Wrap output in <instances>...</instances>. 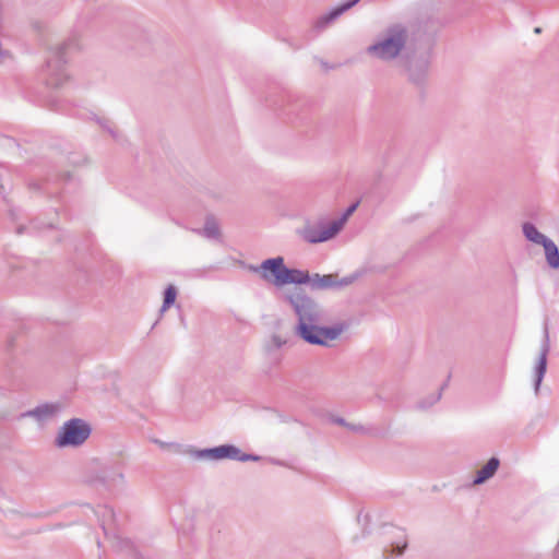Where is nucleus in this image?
Instances as JSON below:
<instances>
[{
    "label": "nucleus",
    "mask_w": 559,
    "mask_h": 559,
    "mask_svg": "<svg viewBox=\"0 0 559 559\" xmlns=\"http://www.w3.org/2000/svg\"><path fill=\"white\" fill-rule=\"evenodd\" d=\"M248 270L257 274L264 283L281 288L286 285L305 284L308 280V272L299 269H290L285 264L281 255L263 260L258 265H249Z\"/></svg>",
    "instance_id": "nucleus-2"
},
{
    "label": "nucleus",
    "mask_w": 559,
    "mask_h": 559,
    "mask_svg": "<svg viewBox=\"0 0 559 559\" xmlns=\"http://www.w3.org/2000/svg\"><path fill=\"white\" fill-rule=\"evenodd\" d=\"M442 390H443V388H440L439 390L427 394L425 397L420 399L417 402L416 407L420 411L429 409L430 407H432L440 401L441 395H442Z\"/></svg>",
    "instance_id": "nucleus-18"
},
{
    "label": "nucleus",
    "mask_w": 559,
    "mask_h": 559,
    "mask_svg": "<svg viewBox=\"0 0 559 559\" xmlns=\"http://www.w3.org/2000/svg\"><path fill=\"white\" fill-rule=\"evenodd\" d=\"M62 411L61 403H45L23 414V417H31L44 426L53 421Z\"/></svg>",
    "instance_id": "nucleus-10"
},
{
    "label": "nucleus",
    "mask_w": 559,
    "mask_h": 559,
    "mask_svg": "<svg viewBox=\"0 0 559 559\" xmlns=\"http://www.w3.org/2000/svg\"><path fill=\"white\" fill-rule=\"evenodd\" d=\"M114 518V512L109 508H104V520L102 521L103 526Z\"/></svg>",
    "instance_id": "nucleus-23"
},
{
    "label": "nucleus",
    "mask_w": 559,
    "mask_h": 559,
    "mask_svg": "<svg viewBox=\"0 0 559 559\" xmlns=\"http://www.w3.org/2000/svg\"><path fill=\"white\" fill-rule=\"evenodd\" d=\"M187 453L191 454L193 457L198 460H207V461H222L225 459L235 460V461H258L259 456L251 454L241 453L240 449L231 444H223L212 449H203L195 450L190 449Z\"/></svg>",
    "instance_id": "nucleus-7"
},
{
    "label": "nucleus",
    "mask_w": 559,
    "mask_h": 559,
    "mask_svg": "<svg viewBox=\"0 0 559 559\" xmlns=\"http://www.w3.org/2000/svg\"><path fill=\"white\" fill-rule=\"evenodd\" d=\"M195 233L207 239L219 240L222 238L219 223L212 215L205 217L203 227L201 229L195 230Z\"/></svg>",
    "instance_id": "nucleus-14"
},
{
    "label": "nucleus",
    "mask_w": 559,
    "mask_h": 559,
    "mask_svg": "<svg viewBox=\"0 0 559 559\" xmlns=\"http://www.w3.org/2000/svg\"><path fill=\"white\" fill-rule=\"evenodd\" d=\"M105 122H106V123L104 124V127H105V128H107L109 132L114 133V131L111 130V128H110V126H109V121H108V120H106Z\"/></svg>",
    "instance_id": "nucleus-24"
},
{
    "label": "nucleus",
    "mask_w": 559,
    "mask_h": 559,
    "mask_svg": "<svg viewBox=\"0 0 559 559\" xmlns=\"http://www.w3.org/2000/svg\"><path fill=\"white\" fill-rule=\"evenodd\" d=\"M549 352V336L547 330L545 331L544 342L542 344L540 354L535 366V393H538L540 383L547 369V355Z\"/></svg>",
    "instance_id": "nucleus-12"
},
{
    "label": "nucleus",
    "mask_w": 559,
    "mask_h": 559,
    "mask_svg": "<svg viewBox=\"0 0 559 559\" xmlns=\"http://www.w3.org/2000/svg\"><path fill=\"white\" fill-rule=\"evenodd\" d=\"M84 481L95 487L111 489L123 485L126 477L119 465L103 462L98 459L91 460L83 474Z\"/></svg>",
    "instance_id": "nucleus-5"
},
{
    "label": "nucleus",
    "mask_w": 559,
    "mask_h": 559,
    "mask_svg": "<svg viewBox=\"0 0 559 559\" xmlns=\"http://www.w3.org/2000/svg\"><path fill=\"white\" fill-rule=\"evenodd\" d=\"M409 40L408 29L402 24H393L382 31L366 52L371 58L389 62L397 59Z\"/></svg>",
    "instance_id": "nucleus-3"
},
{
    "label": "nucleus",
    "mask_w": 559,
    "mask_h": 559,
    "mask_svg": "<svg viewBox=\"0 0 559 559\" xmlns=\"http://www.w3.org/2000/svg\"><path fill=\"white\" fill-rule=\"evenodd\" d=\"M287 343L286 338L280 334L273 333L263 343V349L265 353L271 354L272 352L280 349Z\"/></svg>",
    "instance_id": "nucleus-19"
},
{
    "label": "nucleus",
    "mask_w": 559,
    "mask_h": 559,
    "mask_svg": "<svg viewBox=\"0 0 559 559\" xmlns=\"http://www.w3.org/2000/svg\"><path fill=\"white\" fill-rule=\"evenodd\" d=\"M92 433L91 425L82 418H71L59 427L53 444L59 449L82 447Z\"/></svg>",
    "instance_id": "nucleus-6"
},
{
    "label": "nucleus",
    "mask_w": 559,
    "mask_h": 559,
    "mask_svg": "<svg viewBox=\"0 0 559 559\" xmlns=\"http://www.w3.org/2000/svg\"><path fill=\"white\" fill-rule=\"evenodd\" d=\"M297 317L295 333L304 342L322 347H331L347 329L343 322L331 326L322 325L325 312L323 308L301 289L285 295Z\"/></svg>",
    "instance_id": "nucleus-1"
},
{
    "label": "nucleus",
    "mask_w": 559,
    "mask_h": 559,
    "mask_svg": "<svg viewBox=\"0 0 559 559\" xmlns=\"http://www.w3.org/2000/svg\"><path fill=\"white\" fill-rule=\"evenodd\" d=\"M522 233H523L524 237L526 238V240H528L535 245L544 246L549 240V238L546 235L540 233L537 229V227L533 223H530V222L523 223Z\"/></svg>",
    "instance_id": "nucleus-15"
},
{
    "label": "nucleus",
    "mask_w": 559,
    "mask_h": 559,
    "mask_svg": "<svg viewBox=\"0 0 559 559\" xmlns=\"http://www.w3.org/2000/svg\"><path fill=\"white\" fill-rule=\"evenodd\" d=\"M429 71V59L427 56H421L419 58L413 57L408 58L406 62V72L408 79L416 83L420 84L427 78Z\"/></svg>",
    "instance_id": "nucleus-11"
},
{
    "label": "nucleus",
    "mask_w": 559,
    "mask_h": 559,
    "mask_svg": "<svg viewBox=\"0 0 559 559\" xmlns=\"http://www.w3.org/2000/svg\"><path fill=\"white\" fill-rule=\"evenodd\" d=\"M535 33H540V28H539V27H536V28H535Z\"/></svg>",
    "instance_id": "nucleus-25"
},
{
    "label": "nucleus",
    "mask_w": 559,
    "mask_h": 559,
    "mask_svg": "<svg viewBox=\"0 0 559 559\" xmlns=\"http://www.w3.org/2000/svg\"><path fill=\"white\" fill-rule=\"evenodd\" d=\"M359 0H352V1H348L344 4H342L341 7L334 9L332 12H330L329 14L320 17L317 22V27L319 28H323L325 27L330 22H332L333 20H335L336 17H338L341 14H343L345 11H347L348 9H350L353 5H355Z\"/></svg>",
    "instance_id": "nucleus-16"
},
{
    "label": "nucleus",
    "mask_w": 559,
    "mask_h": 559,
    "mask_svg": "<svg viewBox=\"0 0 559 559\" xmlns=\"http://www.w3.org/2000/svg\"><path fill=\"white\" fill-rule=\"evenodd\" d=\"M333 423H335L338 426H343V427L347 428L348 430L356 432V433H360V435H369L370 433V429L367 428L366 426H364L361 424L348 423L342 417L333 418Z\"/></svg>",
    "instance_id": "nucleus-21"
},
{
    "label": "nucleus",
    "mask_w": 559,
    "mask_h": 559,
    "mask_svg": "<svg viewBox=\"0 0 559 559\" xmlns=\"http://www.w3.org/2000/svg\"><path fill=\"white\" fill-rule=\"evenodd\" d=\"M361 276L360 272L340 277L338 274H313L308 273V280L305 284H309L312 289H342L353 285Z\"/></svg>",
    "instance_id": "nucleus-8"
},
{
    "label": "nucleus",
    "mask_w": 559,
    "mask_h": 559,
    "mask_svg": "<svg viewBox=\"0 0 559 559\" xmlns=\"http://www.w3.org/2000/svg\"><path fill=\"white\" fill-rule=\"evenodd\" d=\"M407 548V540L403 539L400 542L392 543L390 548L383 550V559H392L394 556H402Z\"/></svg>",
    "instance_id": "nucleus-20"
},
{
    "label": "nucleus",
    "mask_w": 559,
    "mask_h": 559,
    "mask_svg": "<svg viewBox=\"0 0 559 559\" xmlns=\"http://www.w3.org/2000/svg\"><path fill=\"white\" fill-rule=\"evenodd\" d=\"M177 296V290L174 285H169L164 293V302L160 312H165L171 305H174Z\"/></svg>",
    "instance_id": "nucleus-22"
},
{
    "label": "nucleus",
    "mask_w": 559,
    "mask_h": 559,
    "mask_svg": "<svg viewBox=\"0 0 559 559\" xmlns=\"http://www.w3.org/2000/svg\"><path fill=\"white\" fill-rule=\"evenodd\" d=\"M500 461L497 457H491L481 468L476 472L473 480L474 486H479L489 480L498 471Z\"/></svg>",
    "instance_id": "nucleus-13"
},
{
    "label": "nucleus",
    "mask_w": 559,
    "mask_h": 559,
    "mask_svg": "<svg viewBox=\"0 0 559 559\" xmlns=\"http://www.w3.org/2000/svg\"><path fill=\"white\" fill-rule=\"evenodd\" d=\"M59 48L58 50H60ZM47 84L52 87H60L68 81L69 76L64 70V60L60 51H56L53 57L46 63Z\"/></svg>",
    "instance_id": "nucleus-9"
},
{
    "label": "nucleus",
    "mask_w": 559,
    "mask_h": 559,
    "mask_svg": "<svg viewBox=\"0 0 559 559\" xmlns=\"http://www.w3.org/2000/svg\"><path fill=\"white\" fill-rule=\"evenodd\" d=\"M545 258L551 269H559V250L557 245L549 239L544 246Z\"/></svg>",
    "instance_id": "nucleus-17"
},
{
    "label": "nucleus",
    "mask_w": 559,
    "mask_h": 559,
    "mask_svg": "<svg viewBox=\"0 0 559 559\" xmlns=\"http://www.w3.org/2000/svg\"><path fill=\"white\" fill-rule=\"evenodd\" d=\"M357 203L350 205L341 217L331 222H311L305 221V223L296 229V234L309 243L325 242L336 237L340 231L344 228L348 218L357 209Z\"/></svg>",
    "instance_id": "nucleus-4"
}]
</instances>
